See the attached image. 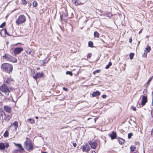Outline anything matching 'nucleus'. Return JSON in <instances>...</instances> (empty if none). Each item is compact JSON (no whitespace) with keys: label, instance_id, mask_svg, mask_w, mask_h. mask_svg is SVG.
I'll return each instance as SVG.
<instances>
[{"label":"nucleus","instance_id":"obj_1","mask_svg":"<svg viewBox=\"0 0 153 153\" xmlns=\"http://www.w3.org/2000/svg\"><path fill=\"white\" fill-rule=\"evenodd\" d=\"M1 69L8 73H10L13 71V66L12 65L8 63H4L2 64L1 66Z\"/></svg>","mask_w":153,"mask_h":153},{"label":"nucleus","instance_id":"obj_2","mask_svg":"<svg viewBox=\"0 0 153 153\" xmlns=\"http://www.w3.org/2000/svg\"><path fill=\"white\" fill-rule=\"evenodd\" d=\"M0 90L4 93L6 95L7 97H8V98L9 99H10L11 98V95H9L10 90L4 84L0 87Z\"/></svg>","mask_w":153,"mask_h":153},{"label":"nucleus","instance_id":"obj_3","mask_svg":"<svg viewBox=\"0 0 153 153\" xmlns=\"http://www.w3.org/2000/svg\"><path fill=\"white\" fill-rule=\"evenodd\" d=\"M25 148L27 150L30 151L33 149V147L32 142L28 139L24 143Z\"/></svg>","mask_w":153,"mask_h":153},{"label":"nucleus","instance_id":"obj_4","mask_svg":"<svg viewBox=\"0 0 153 153\" xmlns=\"http://www.w3.org/2000/svg\"><path fill=\"white\" fill-rule=\"evenodd\" d=\"M4 58L7 61H10L13 63H16L17 61L16 58L7 54H6L4 56Z\"/></svg>","mask_w":153,"mask_h":153},{"label":"nucleus","instance_id":"obj_5","mask_svg":"<svg viewBox=\"0 0 153 153\" xmlns=\"http://www.w3.org/2000/svg\"><path fill=\"white\" fill-rule=\"evenodd\" d=\"M26 19L25 17L23 15H20L18 19L16 20V23L18 25L22 24L25 22Z\"/></svg>","mask_w":153,"mask_h":153},{"label":"nucleus","instance_id":"obj_6","mask_svg":"<svg viewBox=\"0 0 153 153\" xmlns=\"http://www.w3.org/2000/svg\"><path fill=\"white\" fill-rule=\"evenodd\" d=\"M23 49L22 48H15L14 51V54L16 55L20 53L23 51Z\"/></svg>","mask_w":153,"mask_h":153},{"label":"nucleus","instance_id":"obj_7","mask_svg":"<svg viewBox=\"0 0 153 153\" xmlns=\"http://www.w3.org/2000/svg\"><path fill=\"white\" fill-rule=\"evenodd\" d=\"M88 143L92 149H94L96 148L97 143L95 142L91 141L89 142Z\"/></svg>","mask_w":153,"mask_h":153},{"label":"nucleus","instance_id":"obj_8","mask_svg":"<svg viewBox=\"0 0 153 153\" xmlns=\"http://www.w3.org/2000/svg\"><path fill=\"white\" fill-rule=\"evenodd\" d=\"M43 75V73L42 72V73H37L33 76V78L36 80L37 79L41 77Z\"/></svg>","mask_w":153,"mask_h":153},{"label":"nucleus","instance_id":"obj_9","mask_svg":"<svg viewBox=\"0 0 153 153\" xmlns=\"http://www.w3.org/2000/svg\"><path fill=\"white\" fill-rule=\"evenodd\" d=\"M90 148L88 144H86L83 146V148L82 149L83 152H88L90 150Z\"/></svg>","mask_w":153,"mask_h":153},{"label":"nucleus","instance_id":"obj_10","mask_svg":"<svg viewBox=\"0 0 153 153\" xmlns=\"http://www.w3.org/2000/svg\"><path fill=\"white\" fill-rule=\"evenodd\" d=\"M18 122L16 121H15L10 126V128L13 127L14 130H16L18 127Z\"/></svg>","mask_w":153,"mask_h":153},{"label":"nucleus","instance_id":"obj_11","mask_svg":"<svg viewBox=\"0 0 153 153\" xmlns=\"http://www.w3.org/2000/svg\"><path fill=\"white\" fill-rule=\"evenodd\" d=\"M6 34H7L8 35H9L7 33L6 29H3L0 31V34L2 37H5Z\"/></svg>","mask_w":153,"mask_h":153},{"label":"nucleus","instance_id":"obj_12","mask_svg":"<svg viewBox=\"0 0 153 153\" xmlns=\"http://www.w3.org/2000/svg\"><path fill=\"white\" fill-rule=\"evenodd\" d=\"M4 109L6 112L10 113L11 111V108L8 105H5L4 107Z\"/></svg>","mask_w":153,"mask_h":153},{"label":"nucleus","instance_id":"obj_13","mask_svg":"<svg viewBox=\"0 0 153 153\" xmlns=\"http://www.w3.org/2000/svg\"><path fill=\"white\" fill-rule=\"evenodd\" d=\"M14 144L18 148H19V149L16 150L15 151H21L22 150H24V149L22 147V146L21 144H17L16 143H14Z\"/></svg>","mask_w":153,"mask_h":153},{"label":"nucleus","instance_id":"obj_14","mask_svg":"<svg viewBox=\"0 0 153 153\" xmlns=\"http://www.w3.org/2000/svg\"><path fill=\"white\" fill-rule=\"evenodd\" d=\"M147 102V97L145 96H143L141 104L143 105H145Z\"/></svg>","mask_w":153,"mask_h":153},{"label":"nucleus","instance_id":"obj_15","mask_svg":"<svg viewBox=\"0 0 153 153\" xmlns=\"http://www.w3.org/2000/svg\"><path fill=\"white\" fill-rule=\"evenodd\" d=\"M110 137H111V139L112 140H113L117 136V134L116 132H114V131L112 132V133H111L110 135Z\"/></svg>","mask_w":153,"mask_h":153},{"label":"nucleus","instance_id":"obj_16","mask_svg":"<svg viewBox=\"0 0 153 153\" xmlns=\"http://www.w3.org/2000/svg\"><path fill=\"white\" fill-rule=\"evenodd\" d=\"M4 114V112L3 111H0V120H2L3 119V117Z\"/></svg>","mask_w":153,"mask_h":153},{"label":"nucleus","instance_id":"obj_17","mask_svg":"<svg viewBox=\"0 0 153 153\" xmlns=\"http://www.w3.org/2000/svg\"><path fill=\"white\" fill-rule=\"evenodd\" d=\"M13 79L11 78H9L6 81V82L8 84H10L11 83H13Z\"/></svg>","mask_w":153,"mask_h":153},{"label":"nucleus","instance_id":"obj_18","mask_svg":"<svg viewBox=\"0 0 153 153\" xmlns=\"http://www.w3.org/2000/svg\"><path fill=\"white\" fill-rule=\"evenodd\" d=\"M6 148V145L5 143H0V149L1 150H4Z\"/></svg>","mask_w":153,"mask_h":153},{"label":"nucleus","instance_id":"obj_19","mask_svg":"<svg viewBox=\"0 0 153 153\" xmlns=\"http://www.w3.org/2000/svg\"><path fill=\"white\" fill-rule=\"evenodd\" d=\"M100 93L99 91H97L96 92H94L92 94V95L94 97L100 95Z\"/></svg>","mask_w":153,"mask_h":153},{"label":"nucleus","instance_id":"obj_20","mask_svg":"<svg viewBox=\"0 0 153 153\" xmlns=\"http://www.w3.org/2000/svg\"><path fill=\"white\" fill-rule=\"evenodd\" d=\"M151 48L150 46H148L146 48L144 51L145 52L144 53L145 54V53H146V54L150 52L151 50Z\"/></svg>","mask_w":153,"mask_h":153},{"label":"nucleus","instance_id":"obj_21","mask_svg":"<svg viewBox=\"0 0 153 153\" xmlns=\"http://www.w3.org/2000/svg\"><path fill=\"white\" fill-rule=\"evenodd\" d=\"M118 141L119 142V143L121 144H122L123 143H124L125 142V140L121 138H120L118 139Z\"/></svg>","mask_w":153,"mask_h":153},{"label":"nucleus","instance_id":"obj_22","mask_svg":"<svg viewBox=\"0 0 153 153\" xmlns=\"http://www.w3.org/2000/svg\"><path fill=\"white\" fill-rule=\"evenodd\" d=\"M94 37L98 38L99 36V34L97 32L95 31L94 33Z\"/></svg>","mask_w":153,"mask_h":153},{"label":"nucleus","instance_id":"obj_23","mask_svg":"<svg viewBox=\"0 0 153 153\" xmlns=\"http://www.w3.org/2000/svg\"><path fill=\"white\" fill-rule=\"evenodd\" d=\"M28 122L31 123H33L35 122L34 120L33 119L29 118L28 119Z\"/></svg>","mask_w":153,"mask_h":153},{"label":"nucleus","instance_id":"obj_24","mask_svg":"<svg viewBox=\"0 0 153 153\" xmlns=\"http://www.w3.org/2000/svg\"><path fill=\"white\" fill-rule=\"evenodd\" d=\"M131 151V152H133L136 149V148L135 146H131L130 147Z\"/></svg>","mask_w":153,"mask_h":153},{"label":"nucleus","instance_id":"obj_25","mask_svg":"<svg viewBox=\"0 0 153 153\" xmlns=\"http://www.w3.org/2000/svg\"><path fill=\"white\" fill-rule=\"evenodd\" d=\"M27 53L30 55H31L32 56H33V53H32V52L31 50L30 49H29L27 50Z\"/></svg>","mask_w":153,"mask_h":153},{"label":"nucleus","instance_id":"obj_26","mask_svg":"<svg viewBox=\"0 0 153 153\" xmlns=\"http://www.w3.org/2000/svg\"><path fill=\"white\" fill-rule=\"evenodd\" d=\"M112 65V63L111 62H109L108 64L105 67V68L106 69H108Z\"/></svg>","mask_w":153,"mask_h":153},{"label":"nucleus","instance_id":"obj_27","mask_svg":"<svg viewBox=\"0 0 153 153\" xmlns=\"http://www.w3.org/2000/svg\"><path fill=\"white\" fill-rule=\"evenodd\" d=\"M134 54L133 53H131L129 55L130 58L131 59H132L133 58Z\"/></svg>","mask_w":153,"mask_h":153},{"label":"nucleus","instance_id":"obj_28","mask_svg":"<svg viewBox=\"0 0 153 153\" xmlns=\"http://www.w3.org/2000/svg\"><path fill=\"white\" fill-rule=\"evenodd\" d=\"M8 136V132L7 131H6L4 134V136L5 137H7Z\"/></svg>","mask_w":153,"mask_h":153},{"label":"nucleus","instance_id":"obj_29","mask_svg":"<svg viewBox=\"0 0 153 153\" xmlns=\"http://www.w3.org/2000/svg\"><path fill=\"white\" fill-rule=\"evenodd\" d=\"M33 5L34 7H36L37 6V3L36 1H34L33 3Z\"/></svg>","mask_w":153,"mask_h":153},{"label":"nucleus","instance_id":"obj_30","mask_svg":"<svg viewBox=\"0 0 153 153\" xmlns=\"http://www.w3.org/2000/svg\"><path fill=\"white\" fill-rule=\"evenodd\" d=\"M88 46L90 47H93V43L92 42H89L88 44Z\"/></svg>","mask_w":153,"mask_h":153},{"label":"nucleus","instance_id":"obj_31","mask_svg":"<svg viewBox=\"0 0 153 153\" xmlns=\"http://www.w3.org/2000/svg\"><path fill=\"white\" fill-rule=\"evenodd\" d=\"M49 59H48V60H47V59H46V60H43L42 61V62H43V64H45V63H47L48 61H49Z\"/></svg>","mask_w":153,"mask_h":153},{"label":"nucleus","instance_id":"obj_32","mask_svg":"<svg viewBox=\"0 0 153 153\" xmlns=\"http://www.w3.org/2000/svg\"><path fill=\"white\" fill-rule=\"evenodd\" d=\"M66 74L70 75L71 76H72V73L71 72L69 71H67L66 72Z\"/></svg>","mask_w":153,"mask_h":153},{"label":"nucleus","instance_id":"obj_33","mask_svg":"<svg viewBox=\"0 0 153 153\" xmlns=\"http://www.w3.org/2000/svg\"><path fill=\"white\" fill-rule=\"evenodd\" d=\"M5 25V22L3 23L0 26V27L1 28H2L4 27Z\"/></svg>","mask_w":153,"mask_h":153},{"label":"nucleus","instance_id":"obj_34","mask_svg":"<svg viewBox=\"0 0 153 153\" xmlns=\"http://www.w3.org/2000/svg\"><path fill=\"white\" fill-rule=\"evenodd\" d=\"M132 134L131 133H129L128 134V138L129 139H130L132 136Z\"/></svg>","mask_w":153,"mask_h":153},{"label":"nucleus","instance_id":"obj_35","mask_svg":"<svg viewBox=\"0 0 153 153\" xmlns=\"http://www.w3.org/2000/svg\"><path fill=\"white\" fill-rule=\"evenodd\" d=\"M22 3L23 4H26L27 3V2L25 0H22Z\"/></svg>","mask_w":153,"mask_h":153},{"label":"nucleus","instance_id":"obj_36","mask_svg":"<svg viewBox=\"0 0 153 153\" xmlns=\"http://www.w3.org/2000/svg\"><path fill=\"white\" fill-rule=\"evenodd\" d=\"M80 3H79V2L78 1H76L75 2V5H78L79 4H80Z\"/></svg>","mask_w":153,"mask_h":153},{"label":"nucleus","instance_id":"obj_37","mask_svg":"<svg viewBox=\"0 0 153 153\" xmlns=\"http://www.w3.org/2000/svg\"><path fill=\"white\" fill-rule=\"evenodd\" d=\"M91 55H92V54L91 53H89L88 55L87 58H90L91 57Z\"/></svg>","mask_w":153,"mask_h":153},{"label":"nucleus","instance_id":"obj_38","mask_svg":"<svg viewBox=\"0 0 153 153\" xmlns=\"http://www.w3.org/2000/svg\"><path fill=\"white\" fill-rule=\"evenodd\" d=\"M101 71L100 70H97L95 71L96 73H99Z\"/></svg>","mask_w":153,"mask_h":153},{"label":"nucleus","instance_id":"obj_39","mask_svg":"<svg viewBox=\"0 0 153 153\" xmlns=\"http://www.w3.org/2000/svg\"><path fill=\"white\" fill-rule=\"evenodd\" d=\"M5 144L6 145V147L7 148L9 146V145L8 143H6Z\"/></svg>","mask_w":153,"mask_h":153},{"label":"nucleus","instance_id":"obj_40","mask_svg":"<svg viewBox=\"0 0 153 153\" xmlns=\"http://www.w3.org/2000/svg\"><path fill=\"white\" fill-rule=\"evenodd\" d=\"M73 146H74V147H76V143H73Z\"/></svg>","mask_w":153,"mask_h":153},{"label":"nucleus","instance_id":"obj_41","mask_svg":"<svg viewBox=\"0 0 153 153\" xmlns=\"http://www.w3.org/2000/svg\"><path fill=\"white\" fill-rule=\"evenodd\" d=\"M63 89L65 91H68V89L67 88H63Z\"/></svg>","mask_w":153,"mask_h":153},{"label":"nucleus","instance_id":"obj_42","mask_svg":"<svg viewBox=\"0 0 153 153\" xmlns=\"http://www.w3.org/2000/svg\"><path fill=\"white\" fill-rule=\"evenodd\" d=\"M132 109L134 111H136V108L135 107H132Z\"/></svg>","mask_w":153,"mask_h":153},{"label":"nucleus","instance_id":"obj_43","mask_svg":"<svg viewBox=\"0 0 153 153\" xmlns=\"http://www.w3.org/2000/svg\"><path fill=\"white\" fill-rule=\"evenodd\" d=\"M102 97L103 98H106V96L105 95H102Z\"/></svg>","mask_w":153,"mask_h":153},{"label":"nucleus","instance_id":"obj_44","mask_svg":"<svg viewBox=\"0 0 153 153\" xmlns=\"http://www.w3.org/2000/svg\"><path fill=\"white\" fill-rule=\"evenodd\" d=\"M152 78H151L150 79H149L148 81V83L149 84V83L150 82V81L151 80H152Z\"/></svg>","mask_w":153,"mask_h":153},{"label":"nucleus","instance_id":"obj_45","mask_svg":"<svg viewBox=\"0 0 153 153\" xmlns=\"http://www.w3.org/2000/svg\"><path fill=\"white\" fill-rule=\"evenodd\" d=\"M129 42L130 43L131 42H132V39H129Z\"/></svg>","mask_w":153,"mask_h":153},{"label":"nucleus","instance_id":"obj_46","mask_svg":"<svg viewBox=\"0 0 153 153\" xmlns=\"http://www.w3.org/2000/svg\"><path fill=\"white\" fill-rule=\"evenodd\" d=\"M91 153H96L94 151H91Z\"/></svg>","mask_w":153,"mask_h":153},{"label":"nucleus","instance_id":"obj_47","mask_svg":"<svg viewBox=\"0 0 153 153\" xmlns=\"http://www.w3.org/2000/svg\"><path fill=\"white\" fill-rule=\"evenodd\" d=\"M28 5L29 7H30L31 5V3H28Z\"/></svg>","mask_w":153,"mask_h":153},{"label":"nucleus","instance_id":"obj_48","mask_svg":"<svg viewBox=\"0 0 153 153\" xmlns=\"http://www.w3.org/2000/svg\"><path fill=\"white\" fill-rule=\"evenodd\" d=\"M142 30H141L139 32V34H140V33L142 32Z\"/></svg>","mask_w":153,"mask_h":153},{"label":"nucleus","instance_id":"obj_49","mask_svg":"<svg viewBox=\"0 0 153 153\" xmlns=\"http://www.w3.org/2000/svg\"><path fill=\"white\" fill-rule=\"evenodd\" d=\"M93 74H94L95 75V74H96V72L95 71H94V72H93Z\"/></svg>","mask_w":153,"mask_h":153},{"label":"nucleus","instance_id":"obj_50","mask_svg":"<svg viewBox=\"0 0 153 153\" xmlns=\"http://www.w3.org/2000/svg\"><path fill=\"white\" fill-rule=\"evenodd\" d=\"M36 119H37L38 118V117L36 116Z\"/></svg>","mask_w":153,"mask_h":153},{"label":"nucleus","instance_id":"obj_51","mask_svg":"<svg viewBox=\"0 0 153 153\" xmlns=\"http://www.w3.org/2000/svg\"><path fill=\"white\" fill-rule=\"evenodd\" d=\"M152 105H153V96L152 97Z\"/></svg>","mask_w":153,"mask_h":153},{"label":"nucleus","instance_id":"obj_52","mask_svg":"<svg viewBox=\"0 0 153 153\" xmlns=\"http://www.w3.org/2000/svg\"><path fill=\"white\" fill-rule=\"evenodd\" d=\"M152 96L153 97V91H152Z\"/></svg>","mask_w":153,"mask_h":153},{"label":"nucleus","instance_id":"obj_53","mask_svg":"<svg viewBox=\"0 0 153 153\" xmlns=\"http://www.w3.org/2000/svg\"><path fill=\"white\" fill-rule=\"evenodd\" d=\"M42 153H47L46 152H43Z\"/></svg>","mask_w":153,"mask_h":153},{"label":"nucleus","instance_id":"obj_54","mask_svg":"<svg viewBox=\"0 0 153 153\" xmlns=\"http://www.w3.org/2000/svg\"><path fill=\"white\" fill-rule=\"evenodd\" d=\"M94 120H95V122L96 121V118H95Z\"/></svg>","mask_w":153,"mask_h":153},{"label":"nucleus","instance_id":"obj_55","mask_svg":"<svg viewBox=\"0 0 153 153\" xmlns=\"http://www.w3.org/2000/svg\"><path fill=\"white\" fill-rule=\"evenodd\" d=\"M90 118H88V120L89 119H90Z\"/></svg>","mask_w":153,"mask_h":153},{"label":"nucleus","instance_id":"obj_56","mask_svg":"<svg viewBox=\"0 0 153 153\" xmlns=\"http://www.w3.org/2000/svg\"><path fill=\"white\" fill-rule=\"evenodd\" d=\"M149 37V36H146V37Z\"/></svg>","mask_w":153,"mask_h":153}]
</instances>
